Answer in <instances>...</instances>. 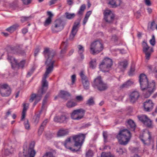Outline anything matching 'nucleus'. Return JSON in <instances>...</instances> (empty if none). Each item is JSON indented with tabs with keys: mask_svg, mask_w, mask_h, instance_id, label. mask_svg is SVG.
I'll return each mask as SVG.
<instances>
[{
	"mask_svg": "<svg viewBox=\"0 0 157 157\" xmlns=\"http://www.w3.org/2000/svg\"><path fill=\"white\" fill-rule=\"evenodd\" d=\"M55 52L53 50H50L48 48H45L44 51L45 56H48V58L45 62V64L48 67L46 68L45 72L42 81V87L38 90L37 93L42 95L45 94L48 88V82L46 80L48 77V75L51 73L53 70L54 64L55 60L52 58L55 55Z\"/></svg>",
	"mask_w": 157,
	"mask_h": 157,
	"instance_id": "obj_1",
	"label": "nucleus"
},
{
	"mask_svg": "<svg viewBox=\"0 0 157 157\" xmlns=\"http://www.w3.org/2000/svg\"><path fill=\"white\" fill-rule=\"evenodd\" d=\"M139 82L141 90L144 91L143 94L145 98H148L155 89V83L152 82L150 84L146 76L142 74L139 76Z\"/></svg>",
	"mask_w": 157,
	"mask_h": 157,
	"instance_id": "obj_2",
	"label": "nucleus"
},
{
	"mask_svg": "<svg viewBox=\"0 0 157 157\" xmlns=\"http://www.w3.org/2000/svg\"><path fill=\"white\" fill-rule=\"evenodd\" d=\"M131 137L130 132L128 129H125L120 130L116 138L121 144H127Z\"/></svg>",
	"mask_w": 157,
	"mask_h": 157,
	"instance_id": "obj_3",
	"label": "nucleus"
},
{
	"mask_svg": "<svg viewBox=\"0 0 157 157\" xmlns=\"http://www.w3.org/2000/svg\"><path fill=\"white\" fill-rule=\"evenodd\" d=\"M92 85L95 89H97L100 91L106 90L108 88L107 84L103 81L100 76L97 77L94 80Z\"/></svg>",
	"mask_w": 157,
	"mask_h": 157,
	"instance_id": "obj_4",
	"label": "nucleus"
},
{
	"mask_svg": "<svg viewBox=\"0 0 157 157\" xmlns=\"http://www.w3.org/2000/svg\"><path fill=\"white\" fill-rule=\"evenodd\" d=\"M103 48L102 44L99 41H94L90 45V53L94 55L101 51Z\"/></svg>",
	"mask_w": 157,
	"mask_h": 157,
	"instance_id": "obj_5",
	"label": "nucleus"
},
{
	"mask_svg": "<svg viewBox=\"0 0 157 157\" xmlns=\"http://www.w3.org/2000/svg\"><path fill=\"white\" fill-rule=\"evenodd\" d=\"M85 138V135L83 134H79L73 136V139L75 143L74 147L78 149V151L81 148Z\"/></svg>",
	"mask_w": 157,
	"mask_h": 157,
	"instance_id": "obj_6",
	"label": "nucleus"
},
{
	"mask_svg": "<svg viewBox=\"0 0 157 157\" xmlns=\"http://www.w3.org/2000/svg\"><path fill=\"white\" fill-rule=\"evenodd\" d=\"M8 59L9 61L11 63L12 67L13 68L17 67L18 69H23L25 63V60H23L18 63L17 60H16L13 57L8 56Z\"/></svg>",
	"mask_w": 157,
	"mask_h": 157,
	"instance_id": "obj_7",
	"label": "nucleus"
},
{
	"mask_svg": "<svg viewBox=\"0 0 157 157\" xmlns=\"http://www.w3.org/2000/svg\"><path fill=\"white\" fill-rule=\"evenodd\" d=\"M104 15V20L105 22L108 24H112L114 20L115 15L113 12L110 10H105L103 13Z\"/></svg>",
	"mask_w": 157,
	"mask_h": 157,
	"instance_id": "obj_8",
	"label": "nucleus"
},
{
	"mask_svg": "<svg viewBox=\"0 0 157 157\" xmlns=\"http://www.w3.org/2000/svg\"><path fill=\"white\" fill-rule=\"evenodd\" d=\"M85 112L86 110L82 109L74 110L71 114V118L73 120H80L83 117Z\"/></svg>",
	"mask_w": 157,
	"mask_h": 157,
	"instance_id": "obj_9",
	"label": "nucleus"
},
{
	"mask_svg": "<svg viewBox=\"0 0 157 157\" xmlns=\"http://www.w3.org/2000/svg\"><path fill=\"white\" fill-rule=\"evenodd\" d=\"M112 64V60L109 58H106L103 60L101 64H100L99 67L103 72H107L108 71V70H105L103 69L106 68L108 69L111 67Z\"/></svg>",
	"mask_w": 157,
	"mask_h": 157,
	"instance_id": "obj_10",
	"label": "nucleus"
},
{
	"mask_svg": "<svg viewBox=\"0 0 157 157\" xmlns=\"http://www.w3.org/2000/svg\"><path fill=\"white\" fill-rule=\"evenodd\" d=\"M64 28V25L62 21L59 19L56 21L52 26L51 29L52 33H55L59 32Z\"/></svg>",
	"mask_w": 157,
	"mask_h": 157,
	"instance_id": "obj_11",
	"label": "nucleus"
},
{
	"mask_svg": "<svg viewBox=\"0 0 157 157\" xmlns=\"http://www.w3.org/2000/svg\"><path fill=\"white\" fill-rule=\"evenodd\" d=\"M0 93L2 96L7 97L10 95L11 90L7 84H4L0 85Z\"/></svg>",
	"mask_w": 157,
	"mask_h": 157,
	"instance_id": "obj_12",
	"label": "nucleus"
},
{
	"mask_svg": "<svg viewBox=\"0 0 157 157\" xmlns=\"http://www.w3.org/2000/svg\"><path fill=\"white\" fill-rule=\"evenodd\" d=\"M139 120L142 122L144 124L149 128H152V121L147 117L145 115H142L138 116Z\"/></svg>",
	"mask_w": 157,
	"mask_h": 157,
	"instance_id": "obj_13",
	"label": "nucleus"
},
{
	"mask_svg": "<svg viewBox=\"0 0 157 157\" xmlns=\"http://www.w3.org/2000/svg\"><path fill=\"white\" fill-rule=\"evenodd\" d=\"M79 74L81 78L84 88L86 90L88 89L89 88L90 83L88 78L85 75L84 71H81Z\"/></svg>",
	"mask_w": 157,
	"mask_h": 157,
	"instance_id": "obj_14",
	"label": "nucleus"
},
{
	"mask_svg": "<svg viewBox=\"0 0 157 157\" xmlns=\"http://www.w3.org/2000/svg\"><path fill=\"white\" fill-rule=\"evenodd\" d=\"M35 145L34 142L33 141L30 143L28 149L27 154L24 155V157H34L36 154V152L34 149Z\"/></svg>",
	"mask_w": 157,
	"mask_h": 157,
	"instance_id": "obj_15",
	"label": "nucleus"
},
{
	"mask_svg": "<svg viewBox=\"0 0 157 157\" xmlns=\"http://www.w3.org/2000/svg\"><path fill=\"white\" fill-rule=\"evenodd\" d=\"M64 145L65 147L70 149L73 152H76L78 151V149L77 147L75 148H73L71 146L73 145V143L71 142L70 138H68L66 139L64 143Z\"/></svg>",
	"mask_w": 157,
	"mask_h": 157,
	"instance_id": "obj_16",
	"label": "nucleus"
},
{
	"mask_svg": "<svg viewBox=\"0 0 157 157\" xmlns=\"http://www.w3.org/2000/svg\"><path fill=\"white\" fill-rule=\"evenodd\" d=\"M140 96V93L138 91L134 90L129 95L130 102L132 103H135L138 100Z\"/></svg>",
	"mask_w": 157,
	"mask_h": 157,
	"instance_id": "obj_17",
	"label": "nucleus"
},
{
	"mask_svg": "<svg viewBox=\"0 0 157 157\" xmlns=\"http://www.w3.org/2000/svg\"><path fill=\"white\" fill-rule=\"evenodd\" d=\"M79 24V22H75L74 23V25H73L71 33L69 36V40H72L75 35H76L78 30V26Z\"/></svg>",
	"mask_w": 157,
	"mask_h": 157,
	"instance_id": "obj_18",
	"label": "nucleus"
},
{
	"mask_svg": "<svg viewBox=\"0 0 157 157\" xmlns=\"http://www.w3.org/2000/svg\"><path fill=\"white\" fill-rule=\"evenodd\" d=\"M154 104L151 100L146 101L144 103V107L145 111L147 112L151 111L153 108Z\"/></svg>",
	"mask_w": 157,
	"mask_h": 157,
	"instance_id": "obj_19",
	"label": "nucleus"
},
{
	"mask_svg": "<svg viewBox=\"0 0 157 157\" xmlns=\"http://www.w3.org/2000/svg\"><path fill=\"white\" fill-rule=\"evenodd\" d=\"M69 119L68 117L64 115H62L60 116H56L54 118L55 121L60 123H66Z\"/></svg>",
	"mask_w": 157,
	"mask_h": 157,
	"instance_id": "obj_20",
	"label": "nucleus"
},
{
	"mask_svg": "<svg viewBox=\"0 0 157 157\" xmlns=\"http://www.w3.org/2000/svg\"><path fill=\"white\" fill-rule=\"evenodd\" d=\"M59 95L62 98L67 100L70 97L71 95L68 92L64 90L60 91Z\"/></svg>",
	"mask_w": 157,
	"mask_h": 157,
	"instance_id": "obj_21",
	"label": "nucleus"
},
{
	"mask_svg": "<svg viewBox=\"0 0 157 157\" xmlns=\"http://www.w3.org/2000/svg\"><path fill=\"white\" fill-rule=\"evenodd\" d=\"M121 2V0H110L108 4L112 7H116L120 5Z\"/></svg>",
	"mask_w": 157,
	"mask_h": 157,
	"instance_id": "obj_22",
	"label": "nucleus"
},
{
	"mask_svg": "<svg viewBox=\"0 0 157 157\" xmlns=\"http://www.w3.org/2000/svg\"><path fill=\"white\" fill-rule=\"evenodd\" d=\"M126 125L128 128L133 131L135 130L136 127L134 122L132 120H129L128 121Z\"/></svg>",
	"mask_w": 157,
	"mask_h": 157,
	"instance_id": "obj_23",
	"label": "nucleus"
},
{
	"mask_svg": "<svg viewBox=\"0 0 157 157\" xmlns=\"http://www.w3.org/2000/svg\"><path fill=\"white\" fill-rule=\"evenodd\" d=\"M47 122L48 120H45L43 121L42 124L40 126L38 131V134L39 135H40L42 134L44 130V128L45 127Z\"/></svg>",
	"mask_w": 157,
	"mask_h": 157,
	"instance_id": "obj_24",
	"label": "nucleus"
},
{
	"mask_svg": "<svg viewBox=\"0 0 157 157\" xmlns=\"http://www.w3.org/2000/svg\"><path fill=\"white\" fill-rule=\"evenodd\" d=\"M133 83V82L130 80H129L124 82L123 84L120 86L121 89L127 88L131 86Z\"/></svg>",
	"mask_w": 157,
	"mask_h": 157,
	"instance_id": "obj_25",
	"label": "nucleus"
},
{
	"mask_svg": "<svg viewBox=\"0 0 157 157\" xmlns=\"http://www.w3.org/2000/svg\"><path fill=\"white\" fill-rule=\"evenodd\" d=\"M147 134L148 135V139L145 140L143 138L142 136H140L139 137L140 139L143 142V143L145 144H150V140L151 138V136L150 133L149 132H148Z\"/></svg>",
	"mask_w": 157,
	"mask_h": 157,
	"instance_id": "obj_26",
	"label": "nucleus"
},
{
	"mask_svg": "<svg viewBox=\"0 0 157 157\" xmlns=\"http://www.w3.org/2000/svg\"><path fill=\"white\" fill-rule=\"evenodd\" d=\"M69 131L67 129H61L57 133V136H59L66 135L68 134Z\"/></svg>",
	"mask_w": 157,
	"mask_h": 157,
	"instance_id": "obj_27",
	"label": "nucleus"
},
{
	"mask_svg": "<svg viewBox=\"0 0 157 157\" xmlns=\"http://www.w3.org/2000/svg\"><path fill=\"white\" fill-rule=\"evenodd\" d=\"M77 48L78 49V52L80 55L81 58L83 59L84 58V56L82 53L84 51V47L81 45H78L77 46Z\"/></svg>",
	"mask_w": 157,
	"mask_h": 157,
	"instance_id": "obj_28",
	"label": "nucleus"
},
{
	"mask_svg": "<svg viewBox=\"0 0 157 157\" xmlns=\"http://www.w3.org/2000/svg\"><path fill=\"white\" fill-rule=\"evenodd\" d=\"M19 26V25L17 24H14L6 29V30L10 33H12Z\"/></svg>",
	"mask_w": 157,
	"mask_h": 157,
	"instance_id": "obj_29",
	"label": "nucleus"
},
{
	"mask_svg": "<svg viewBox=\"0 0 157 157\" xmlns=\"http://www.w3.org/2000/svg\"><path fill=\"white\" fill-rule=\"evenodd\" d=\"M67 47V42H63L62 43L61 47L63 48V49L61 51V54H63L66 53Z\"/></svg>",
	"mask_w": 157,
	"mask_h": 157,
	"instance_id": "obj_30",
	"label": "nucleus"
},
{
	"mask_svg": "<svg viewBox=\"0 0 157 157\" xmlns=\"http://www.w3.org/2000/svg\"><path fill=\"white\" fill-rule=\"evenodd\" d=\"M128 63L126 60L120 62L119 67L121 69H125L128 66Z\"/></svg>",
	"mask_w": 157,
	"mask_h": 157,
	"instance_id": "obj_31",
	"label": "nucleus"
},
{
	"mask_svg": "<svg viewBox=\"0 0 157 157\" xmlns=\"http://www.w3.org/2000/svg\"><path fill=\"white\" fill-rule=\"evenodd\" d=\"M77 105V104L76 102L70 100L67 102L66 105L68 108H71Z\"/></svg>",
	"mask_w": 157,
	"mask_h": 157,
	"instance_id": "obj_32",
	"label": "nucleus"
},
{
	"mask_svg": "<svg viewBox=\"0 0 157 157\" xmlns=\"http://www.w3.org/2000/svg\"><path fill=\"white\" fill-rule=\"evenodd\" d=\"M86 5L85 4L82 5L80 7L79 10L78 12V14L80 15H82L83 12L86 9Z\"/></svg>",
	"mask_w": 157,
	"mask_h": 157,
	"instance_id": "obj_33",
	"label": "nucleus"
},
{
	"mask_svg": "<svg viewBox=\"0 0 157 157\" xmlns=\"http://www.w3.org/2000/svg\"><path fill=\"white\" fill-rule=\"evenodd\" d=\"M66 17L68 19H71L75 17V14L74 13H70L68 12L65 13Z\"/></svg>",
	"mask_w": 157,
	"mask_h": 157,
	"instance_id": "obj_34",
	"label": "nucleus"
},
{
	"mask_svg": "<svg viewBox=\"0 0 157 157\" xmlns=\"http://www.w3.org/2000/svg\"><path fill=\"white\" fill-rule=\"evenodd\" d=\"M86 104L89 106L93 105L95 104L94 98L91 97L86 101Z\"/></svg>",
	"mask_w": 157,
	"mask_h": 157,
	"instance_id": "obj_35",
	"label": "nucleus"
},
{
	"mask_svg": "<svg viewBox=\"0 0 157 157\" xmlns=\"http://www.w3.org/2000/svg\"><path fill=\"white\" fill-rule=\"evenodd\" d=\"M43 95L37 93V96L36 97V98L35 100V101L34 102L33 106H35L36 104L41 100V98H42V96Z\"/></svg>",
	"mask_w": 157,
	"mask_h": 157,
	"instance_id": "obj_36",
	"label": "nucleus"
},
{
	"mask_svg": "<svg viewBox=\"0 0 157 157\" xmlns=\"http://www.w3.org/2000/svg\"><path fill=\"white\" fill-rule=\"evenodd\" d=\"M96 65V60L95 59L91 60L90 63V67L92 69L94 68Z\"/></svg>",
	"mask_w": 157,
	"mask_h": 157,
	"instance_id": "obj_37",
	"label": "nucleus"
},
{
	"mask_svg": "<svg viewBox=\"0 0 157 157\" xmlns=\"http://www.w3.org/2000/svg\"><path fill=\"white\" fill-rule=\"evenodd\" d=\"M40 117V114H38L34 117V122L35 124H36L38 123Z\"/></svg>",
	"mask_w": 157,
	"mask_h": 157,
	"instance_id": "obj_38",
	"label": "nucleus"
},
{
	"mask_svg": "<svg viewBox=\"0 0 157 157\" xmlns=\"http://www.w3.org/2000/svg\"><path fill=\"white\" fill-rule=\"evenodd\" d=\"M43 157H55V156L51 152H46Z\"/></svg>",
	"mask_w": 157,
	"mask_h": 157,
	"instance_id": "obj_39",
	"label": "nucleus"
},
{
	"mask_svg": "<svg viewBox=\"0 0 157 157\" xmlns=\"http://www.w3.org/2000/svg\"><path fill=\"white\" fill-rule=\"evenodd\" d=\"M148 68L151 71L153 72L157 73V67H155L149 65L147 66Z\"/></svg>",
	"mask_w": 157,
	"mask_h": 157,
	"instance_id": "obj_40",
	"label": "nucleus"
},
{
	"mask_svg": "<svg viewBox=\"0 0 157 157\" xmlns=\"http://www.w3.org/2000/svg\"><path fill=\"white\" fill-rule=\"evenodd\" d=\"M135 71V67L134 65H132L131 66L130 70L128 72V75L130 76H132Z\"/></svg>",
	"mask_w": 157,
	"mask_h": 157,
	"instance_id": "obj_41",
	"label": "nucleus"
},
{
	"mask_svg": "<svg viewBox=\"0 0 157 157\" xmlns=\"http://www.w3.org/2000/svg\"><path fill=\"white\" fill-rule=\"evenodd\" d=\"M126 151V150L125 149L122 148H120L117 149V152L120 155H122L123 153L125 152Z\"/></svg>",
	"mask_w": 157,
	"mask_h": 157,
	"instance_id": "obj_42",
	"label": "nucleus"
},
{
	"mask_svg": "<svg viewBox=\"0 0 157 157\" xmlns=\"http://www.w3.org/2000/svg\"><path fill=\"white\" fill-rule=\"evenodd\" d=\"M93 155V152L92 150H89L86 153V157H92Z\"/></svg>",
	"mask_w": 157,
	"mask_h": 157,
	"instance_id": "obj_43",
	"label": "nucleus"
},
{
	"mask_svg": "<svg viewBox=\"0 0 157 157\" xmlns=\"http://www.w3.org/2000/svg\"><path fill=\"white\" fill-rule=\"evenodd\" d=\"M155 25V21H153L152 22H151L150 25H148V28L150 27L151 29L153 30L154 29Z\"/></svg>",
	"mask_w": 157,
	"mask_h": 157,
	"instance_id": "obj_44",
	"label": "nucleus"
},
{
	"mask_svg": "<svg viewBox=\"0 0 157 157\" xmlns=\"http://www.w3.org/2000/svg\"><path fill=\"white\" fill-rule=\"evenodd\" d=\"M76 101L78 102H80L83 101V98L81 95L77 96L75 97Z\"/></svg>",
	"mask_w": 157,
	"mask_h": 157,
	"instance_id": "obj_45",
	"label": "nucleus"
},
{
	"mask_svg": "<svg viewBox=\"0 0 157 157\" xmlns=\"http://www.w3.org/2000/svg\"><path fill=\"white\" fill-rule=\"evenodd\" d=\"M37 96V94L36 95L34 94H32L31 95L30 98L29 99V101L30 102H32L33 101L35 98L36 99Z\"/></svg>",
	"mask_w": 157,
	"mask_h": 157,
	"instance_id": "obj_46",
	"label": "nucleus"
},
{
	"mask_svg": "<svg viewBox=\"0 0 157 157\" xmlns=\"http://www.w3.org/2000/svg\"><path fill=\"white\" fill-rule=\"evenodd\" d=\"M150 44L152 46H154L155 44V37L154 35L152 36V38L150 40Z\"/></svg>",
	"mask_w": 157,
	"mask_h": 157,
	"instance_id": "obj_47",
	"label": "nucleus"
},
{
	"mask_svg": "<svg viewBox=\"0 0 157 157\" xmlns=\"http://www.w3.org/2000/svg\"><path fill=\"white\" fill-rule=\"evenodd\" d=\"M31 17H25V16H23L21 17V21L24 22L25 21H27L29 20L30 18Z\"/></svg>",
	"mask_w": 157,
	"mask_h": 157,
	"instance_id": "obj_48",
	"label": "nucleus"
},
{
	"mask_svg": "<svg viewBox=\"0 0 157 157\" xmlns=\"http://www.w3.org/2000/svg\"><path fill=\"white\" fill-rule=\"evenodd\" d=\"M101 157H114V156L110 153L102 152L101 155Z\"/></svg>",
	"mask_w": 157,
	"mask_h": 157,
	"instance_id": "obj_49",
	"label": "nucleus"
},
{
	"mask_svg": "<svg viewBox=\"0 0 157 157\" xmlns=\"http://www.w3.org/2000/svg\"><path fill=\"white\" fill-rule=\"evenodd\" d=\"M29 104H23V108L22 112H26V111L29 108Z\"/></svg>",
	"mask_w": 157,
	"mask_h": 157,
	"instance_id": "obj_50",
	"label": "nucleus"
},
{
	"mask_svg": "<svg viewBox=\"0 0 157 157\" xmlns=\"http://www.w3.org/2000/svg\"><path fill=\"white\" fill-rule=\"evenodd\" d=\"M51 18H50V17H48L45 21L44 24V25L47 26V25H49L51 23Z\"/></svg>",
	"mask_w": 157,
	"mask_h": 157,
	"instance_id": "obj_51",
	"label": "nucleus"
},
{
	"mask_svg": "<svg viewBox=\"0 0 157 157\" xmlns=\"http://www.w3.org/2000/svg\"><path fill=\"white\" fill-rule=\"evenodd\" d=\"M145 55V58L147 60L149 59L151 55V52L149 51H148L147 52L144 53Z\"/></svg>",
	"mask_w": 157,
	"mask_h": 157,
	"instance_id": "obj_52",
	"label": "nucleus"
},
{
	"mask_svg": "<svg viewBox=\"0 0 157 157\" xmlns=\"http://www.w3.org/2000/svg\"><path fill=\"white\" fill-rule=\"evenodd\" d=\"M18 48H17V53L23 54L24 53V50L21 49V48L20 47V46H18Z\"/></svg>",
	"mask_w": 157,
	"mask_h": 157,
	"instance_id": "obj_53",
	"label": "nucleus"
},
{
	"mask_svg": "<svg viewBox=\"0 0 157 157\" xmlns=\"http://www.w3.org/2000/svg\"><path fill=\"white\" fill-rule=\"evenodd\" d=\"M24 125L25 127V128L26 129H29L30 127V125L28 123V120H26V121L24 123Z\"/></svg>",
	"mask_w": 157,
	"mask_h": 157,
	"instance_id": "obj_54",
	"label": "nucleus"
},
{
	"mask_svg": "<svg viewBox=\"0 0 157 157\" xmlns=\"http://www.w3.org/2000/svg\"><path fill=\"white\" fill-rule=\"evenodd\" d=\"M135 15L137 18H139L141 16L140 11L139 10L137 11L135 13Z\"/></svg>",
	"mask_w": 157,
	"mask_h": 157,
	"instance_id": "obj_55",
	"label": "nucleus"
},
{
	"mask_svg": "<svg viewBox=\"0 0 157 157\" xmlns=\"http://www.w3.org/2000/svg\"><path fill=\"white\" fill-rule=\"evenodd\" d=\"M71 82L72 84L75 83L76 80V75H72L71 77Z\"/></svg>",
	"mask_w": 157,
	"mask_h": 157,
	"instance_id": "obj_56",
	"label": "nucleus"
},
{
	"mask_svg": "<svg viewBox=\"0 0 157 157\" xmlns=\"http://www.w3.org/2000/svg\"><path fill=\"white\" fill-rule=\"evenodd\" d=\"M48 97V96H47V95L46 94L45 95V96L44 98V99L43 100V102H42V107H43V106L45 104L46 102L47 99V98Z\"/></svg>",
	"mask_w": 157,
	"mask_h": 157,
	"instance_id": "obj_57",
	"label": "nucleus"
},
{
	"mask_svg": "<svg viewBox=\"0 0 157 157\" xmlns=\"http://www.w3.org/2000/svg\"><path fill=\"white\" fill-rule=\"evenodd\" d=\"M23 3L25 5H28L30 3L32 0H22Z\"/></svg>",
	"mask_w": 157,
	"mask_h": 157,
	"instance_id": "obj_58",
	"label": "nucleus"
},
{
	"mask_svg": "<svg viewBox=\"0 0 157 157\" xmlns=\"http://www.w3.org/2000/svg\"><path fill=\"white\" fill-rule=\"evenodd\" d=\"M103 135L104 139V141L105 142V140L107 138V133L106 132L104 131L103 132Z\"/></svg>",
	"mask_w": 157,
	"mask_h": 157,
	"instance_id": "obj_59",
	"label": "nucleus"
},
{
	"mask_svg": "<svg viewBox=\"0 0 157 157\" xmlns=\"http://www.w3.org/2000/svg\"><path fill=\"white\" fill-rule=\"evenodd\" d=\"M58 0H51L49 1V5L51 6L57 2Z\"/></svg>",
	"mask_w": 157,
	"mask_h": 157,
	"instance_id": "obj_60",
	"label": "nucleus"
},
{
	"mask_svg": "<svg viewBox=\"0 0 157 157\" xmlns=\"http://www.w3.org/2000/svg\"><path fill=\"white\" fill-rule=\"evenodd\" d=\"M34 69L33 68H32L30 70V71L28 72L27 75V77H29L33 74Z\"/></svg>",
	"mask_w": 157,
	"mask_h": 157,
	"instance_id": "obj_61",
	"label": "nucleus"
},
{
	"mask_svg": "<svg viewBox=\"0 0 157 157\" xmlns=\"http://www.w3.org/2000/svg\"><path fill=\"white\" fill-rule=\"evenodd\" d=\"M142 46H143V49H144V48H147V47H149V46L147 44L146 42H145L144 41H143V42Z\"/></svg>",
	"mask_w": 157,
	"mask_h": 157,
	"instance_id": "obj_62",
	"label": "nucleus"
},
{
	"mask_svg": "<svg viewBox=\"0 0 157 157\" xmlns=\"http://www.w3.org/2000/svg\"><path fill=\"white\" fill-rule=\"evenodd\" d=\"M73 0H67V4L70 6H71L73 4Z\"/></svg>",
	"mask_w": 157,
	"mask_h": 157,
	"instance_id": "obj_63",
	"label": "nucleus"
},
{
	"mask_svg": "<svg viewBox=\"0 0 157 157\" xmlns=\"http://www.w3.org/2000/svg\"><path fill=\"white\" fill-rule=\"evenodd\" d=\"M4 154L6 155H8L11 154V152L8 149H6L5 150Z\"/></svg>",
	"mask_w": 157,
	"mask_h": 157,
	"instance_id": "obj_64",
	"label": "nucleus"
}]
</instances>
